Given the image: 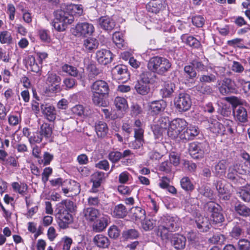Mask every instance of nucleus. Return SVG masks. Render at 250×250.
<instances>
[{"mask_svg": "<svg viewBox=\"0 0 250 250\" xmlns=\"http://www.w3.org/2000/svg\"><path fill=\"white\" fill-rule=\"evenodd\" d=\"M237 193L243 201L245 202H250V189L246 188L240 189Z\"/></svg>", "mask_w": 250, "mask_h": 250, "instance_id": "5fc2aeb1", "label": "nucleus"}, {"mask_svg": "<svg viewBox=\"0 0 250 250\" xmlns=\"http://www.w3.org/2000/svg\"><path fill=\"white\" fill-rule=\"evenodd\" d=\"M99 23L102 28L107 31H111L115 26L114 21L107 16L101 17L99 19Z\"/></svg>", "mask_w": 250, "mask_h": 250, "instance_id": "393cba45", "label": "nucleus"}, {"mask_svg": "<svg viewBox=\"0 0 250 250\" xmlns=\"http://www.w3.org/2000/svg\"><path fill=\"white\" fill-rule=\"evenodd\" d=\"M196 226L200 231L207 232L210 229L211 223L208 217L205 216H198L195 221Z\"/></svg>", "mask_w": 250, "mask_h": 250, "instance_id": "412c9836", "label": "nucleus"}, {"mask_svg": "<svg viewBox=\"0 0 250 250\" xmlns=\"http://www.w3.org/2000/svg\"><path fill=\"white\" fill-rule=\"evenodd\" d=\"M207 146L206 143L193 142L189 145L188 151L194 159H201L204 157Z\"/></svg>", "mask_w": 250, "mask_h": 250, "instance_id": "9d476101", "label": "nucleus"}, {"mask_svg": "<svg viewBox=\"0 0 250 250\" xmlns=\"http://www.w3.org/2000/svg\"><path fill=\"white\" fill-rule=\"evenodd\" d=\"M151 76V73L147 71H144L140 74L139 79L134 85V88L138 94L145 96L150 92Z\"/></svg>", "mask_w": 250, "mask_h": 250, "instance_id": "20e7f679", "label": "nucleus"}, {"mask_svg": "<svg viewBox=\"0 0 250 250\" xmlns=\"http://www.w3.org/2000/svg\"><path fill=\"white\" fill-rule=\"evenodd\" d=\"M62 69L63 72L66 73L72 77H78V79L83 80L84 78L83 75L80 74L77 68L72 65L65 64L62 65Z\"/></svg>", "mask_w": 250, "mask_h": 250, "instance_id": "c85d7f7f", "label": "nucleus"}, {"mask_svg": "<svg viewBox=\"0 0 250 250\" xmlns=\"http://www.w3.org/2000/svg\"><path fill=\"white\" fill-rule=\"evenodd\" d=\"M195 69L198 72H204L207 70V67L201 61L193 60L191 62Z\"/></svg>", "mask_w": 250, "mask_h": 250, "instance_id": "0e129e2a", "label": "nucleus"}, {"mask_svg": "<svg viewBox=\"0 0 250 250\" xmlns=\"http://www.w3.org/2000/svg\"><path fill=\"white\" fill-rule=\"evenodd\" d=\"M181 187L187 191H191L194 189V186L188 177H183L180 181Z\"/></svg>", "mask_w": 250, "mask_h": 250, "instance_id": "49530a36", "label": "nucleus"}, {"mask_svg": "<svg viewBox=\"0 0 250 250\" xmlns=\"http://www.w3.org/2000/svg\"><path fill=\"white\" fill-rule=\"evenodd\" d=\"M218 83V90L221 94L226 96L230 94L236 93V89L235 82L229 78H225Z\"/></svg>", "mask_w": 250, "mask_h": 250, "instance_id": "6e6552de", "label": "nucleus"}, {"mask_svg": "<svg viewBox=\"0 0 250 250\" xmlns=\"http://www.w3.org/2000/svg\"><path fill=\"white\" fill-rule=\"evenodd\" d=\"M72 111L73 113L79 116H81L82 115L83 116H87L88 115V111L85 110L83 105L81 104H78L72 108Z\"/></svg>", "mask_w": 250, "mask_h": 250, "instance_id": "864d4df0", "label": "nucleus"}, {"mask_svg": "<svg viewBox=\"0 0 250 250\" xmlns=\"http://www.w3.org/2000/svg\"><path fill=\"white\" fill-rule=\"evenodd\" d=\"M227 178L235 184H237L241 179L232 166L229 167Z\"/></svg>", "mask_w": 250, "mask_h": 250, "instance_id": "ea45409f", "label": "nucleus"}, {"mask_svg": "<svg viewBox=\"0 0 250 250\" xmlns=\"http://www.w3.org/2000/svg\"><path fill=\"white\" fill-rule=\"evenodd\" d=\"M144 129H134L135 140L129 143V146L134 149H138L143 146L144 140Z\"/></svg>", "mask_w": 250, "mask_h": 250, "instance_id": "a211bd4d", "label": "nucleus"}, {"mask_svg": "<svg viewBox=\"0 0 250 250\" xmlns=\"http://www.w3.org/2000/svg\"><path fill=\"white\" fill-rule=\"evenodd\" d=\"M127 209L123 204H120L116 206L113 210V216L118 218H123L127 215Z\"/></svg>", "mask_w": 250, "mask_h": 250, "instance_id": "473e14b6", "label": "nucleus"}, {"mask_svg": "<svg viewBox=\"0 0 250 250\" xmlns=\"http://www.w3.org/2000/svg\"><path fill=\"white\" fill-rule=\"evenodd\" d=\"M239 250H250V241L246 239L239 241Z\"/></svg>", "mask_w": 250, "mask_h": 250, "instance_id": "774afa93", "label": "nucleus"}, {"mask_svg": "<svg viewBox=\"0 0 250 250\" xmlns=\"http://www.w3.org/2000/svg\"><path fill=\"white\" fill-rule=\"evenodd\" d=\"M175 88V84L173 83L168 82L165 83L160 92L163 98H167L171 96L174 92Z\"/></svg>", "mask_w": 250, "mask_h": 250, "instance_id": "e433bc0d", "label": "nucleus"}, {"mask_svg": "<svg viewBox=\"0 0 250 250\" xmlns=\"http://www.w3.org/2000/svg\"><path fill=\"white\" fill-rule=\"evenodd\" d=\"M114 55L111 52L107 49L98 50L96 54V59L97 62L102 65H106L110 63Z\"/></svg>", "mask_w": 250, "mask_h": 250, "instance_id": "ddd939ff", "label": "nucleus"}, {"mask_svg": "<svg viewBox=\"0 0 250 250\" xmlns=\"http://www.w3.org/2000/svg\"><path fill=\"white\" fill-rule=\"evenodd\" d=\"M62 207L67 211L72 212L74 210V203L69 200H64L57 205V207Z\"/></svg>", "mask_w": 250, "mask_h": 250, "instance_id": "de8ad7c7", "label": "nucleus"}, {"mask_svg": "<svg viewBox=\"0 0 250 250\" xmlns=\"http://www.w3.org/2000/svg\"><path fill=\"white\" fill-rule=\"evenodd\" d=\"M205 209L210 214L213 223H222L225 220L223 208L219 204L214 202H209L204 205Z\"/></svg>", "mask_w": 250, "mask_h": 250, "instance_id": "39448f33", "label": "nucleus"}, {"mask_svg": "<svg viewBox=\"0 0 250 250\" xmlns=\"http://www.w3.org/2000/svg\"><path fill=\"white\" fill-rule=\"evenodd\" d=\"M156 225V220L154 219H146L142 223V227L145 230H151Z\"/></svg>", "mask_w": 250, "mask_h": 250, "instance_id": "e2e57ef3", "label": "nucleus"}, {"mask_svg": "<svg viewBox=\"0 0 250 250\" xmlns=\"http://www.w3.org/2000/svg\"><path fill=\"white\" fill-rule=\"evenodd\" d=\"M226 240L225 236L221 234H214L209 239V241L212 244H222Z\"/></svg>", "mask_w": 250, "mask_h": 250, "instance_id": "bf43d9fd", "label": "nucleus"}, {"mask_svg": "<svg viewBox=\"0 0 250 250\" xmlns=\"http://www.w3.org/2000/svg\"><path fill=\"white\" fill-rule=\"evenodd\" d=\"M95 128L98 137H105L108 131L107 124L103 121L97 122L95 123Z\"/></svg>", "mask_w": 250, "mask_h": 250, "instance_id": "7c9ffc66", "label": "nucleus"}, {"mask_svg": "<svg viewBox=\"0 0 250 250\" xmlns=\"http://www.w3.org/2000/svg\"><path fill=\"white\" fill-rule=\"evenodd\" d=\"M61 78L56 73H48L46 80V83L47 84L53 86L54 84L60 83Z\"/></svg>", "mask_w": 250, "mask_h": 250, "instance_id": "37998d69", "label": "nucleus"}, {"mask_svg": "<svg viewBox=\"0 0 250 250\" xmlns=\"http://www.w3.org/2000/svg\"><path fill=\"white\" fill-rule=\"evenodd\" d=\"M93 241L94 244L100 248H107L110 245L108 238L102 234L95 235L93 238Z\"/></svg>", "mask_w": 250, "mask_h": 250, "instance_id": "bb28decb", "label": "nucleus"}, {"mask_svg": "<svg viewBox=\"0 0 250 250\" xmlns=\"http://www.w3.org/2000/svg\"><path fill=\"white\" fill-rule=\"evenodd\" d=\"M83 214L85 219L89 222H94L101 216L100 211L94 208L88 207L83 210Z\"/></svg>", "mask_w": 250, "mask_h": 250, "instance_id": "4be33fe9", "label": "nucleus"}, {"mask_svg": "<svg viewBox=\"0 0 250 250\" xmlns=\"http://www.w3.org/2000/svg\"><path fill=\"white\" fill-rule=\"evenodd\" d=\"M92 94V101L93 104L100 106H106V102L104 100V98L107 96V95L98 93L96 92H91Z\"/></svg>", "mask_w": 250, "mask_h": 250, "instance_id": "72a5a7b5", "label": "nucleus"}, {"mask_svg": "<svg viewBox=\"0 0 250 250\" xmlns=\"http://www.w3.org/2000/svg\"><path fill=\"white\" fill-rule=\"evenodd\" d=\"M228 163L226 160H221L216 164L214 167L213 173L216 177L223 176L226 171Z\"/></svg>", "mask_w": 250, "mask_h": 250, "instance_id": "b1692460", "label": "nucleus"}, {"mask_svg": "<svg viewBox=\"0 0 250 250\" xmlns=\"http://www.w3.org/2000/svg\"><path fill=\"white\" fill-rule=\"evenodd\" d=\"M108 159L113 164L118 162L121 159V152L118 151H112L109 153Z\"/></svg>", "mask_w": 250, "mask_h": 250, "instance_id": "6e6d98bb", "label": "nucleus"}, {"mask_svg": "<svg viewBox=\"0 0 250 250\" xmlns=\"http://www.w3.org/2000/svg\"><path fill=\"white\" fill-rule=\"evenodd\" d=\"M105 178V173L102 171H96L91 176V181L95 187H101Z\"/></svg>", "mask_w": 250, "mask_h": 250, "instance_id": "c9c22d12", "label": "nucleus"}, {"mask_svg": "<svg viewBox=\"0 0 250 250\" xmlns=\"http://www.w3.org/2000/svg\"><path fill=\"white\" fill-rule=\"evenodd\" d=\"M94 31L93 25L88 22L78 23L74 29L73 34L77 36H90Z\"/></svg>", "mask_w": 250, "mask_h": 250, "instance_id": "9b49d317", "label": "nucleus"}, {"mask_svg": "<svg viewBox=\"0 0 250 250\" xmlns=\"http://www.w3.org/2000/svg\"><path fill=\"white\" fill-rule=\"evenodd\" d=\"M199 129L197 126L190 125L181 132L179 137L183 140H192L199 134Z\"/></svg>", "mask_w": 250, "mask_h": 250, "instance_id": "4468645a", "label": "nucleus"}, {"mask_svg": "<svg viewBox=\"0 0 250 250\" xmlns=\"http://www.w3.org/2000/svg\"><path fill=\"white\" fill-rule=\"evenodd\" d=\"M216 80V76L212 73L201 75L199 77V82L202 83H214Z\"/></svg>", "mask_w": 250, "mask_h": 250, "instance_id": "09e8293b", "label": "nucleus"}, {"mask_svg": "<svg viewBox=\"0 0 250 250\" xmlns=\"http://www.w3.org/2000/svg\"><path fill=\"white\" fill-rule=\"evenodd\" d=\"M154 121L156 125L164 129H167L168 126L169 127L170 126V121L169 118L167 117L156 118Z\"/></svg>", "mask_w": 250, "mask_h": 250, "instance_id": "a19ab883", "label": "nucleus"}, {"mask_svg": "<svg viewBox=\"0 0 250 250\" xmlns=\"http://www.w3.org/2000/svg\"><path fill=\"white\" fill-rule=\"evenodd\" d=\"M195 88L198 92L204 95H211L213 93L211 86L206 83H201V84L197 85Z\"/></svg>", "mask_w": 250, "mask_h": 250, "instance_id": "c03bdc74", "label": "nucleus"}, {"mask_svg": "<svg viewBox=\"0 0 250 250\" xmlns=\"http://www.w3.org/2000/svg\"><path fill=\"white\" fill-rule=\"evenodd\" d=\"M39 131L42 137L45 139L49 138L52 134V127L48 123H43L41 125Z\"/></svg>", "mask_w": 250, "mask_h": 250, "instance_id": "58836bf2", "label": "nucleus"}, {"mask_svg": "<svg viewBox=\"0 0 250 250\" xmlns=\"http://www.w3.org/2000/svg\"><path fill=\"white\" fill-rule=\"evenodd\" d=\"M41 110L45 119L49 122H54L57 115L55 107L49 104L41 105Z\"/></svg>", "mask_w": 250, "mask_h": 250, "instance_id": "dca6fc26", "label": "nucleus"}, {"mask_svg": "<svg viewBox=\"0 0 250 250\" xmlns=\"http://www.w3.org/2000/svg\"><path fill=\"white\" fill-rule=\"evenodd\" d=\"M188 126L185 120L177 118L172 121L167 131L168 135L172 139L176 138L180 136V133Z\"/></svg>", "mask_w": 250, "mask_h": 250, "instance_id": "0eeeda50", "label": "nucleus"}, {"mask_svg": "<svg viewBox=\"0 0 250 250\" xmlns=\"http://www.w3.org/2000/svg\"><path fill=\"white\" fill-rule=\"evenodd\" d=\"M147 67L151 72L160 75H165L171 67V63L166 58L155 56L151 58L148 62Z\"/></svg>", "mask_w": 250, "mask_h": 250, "instance_id": "f03ea898", "label": "nucleus"}, {"mask_svg": "<svg viewBox=\"0 0 250 250\" xmlns=\"http://www.w3.org/2000/svg\"><path fill=\"white\" fill-rule=\"evenodd\" d=\"M12 187L15 191L18 192L20 194L24 195L27 190V186L25 184H19L17 182H14Z\"/></svg>", "mask_w": 250, "mask_h": 250, "instance_id": "3c124183", "label": "nucleus"}, {"mask_svg": "<svg viewBox=\"0 0 250 250\" xmlns=\"http://www.w3.org/2000/svg\"><path fill=\"white\" fill-rule=\"evenodd\" d=\"M234 116L237 121L241 123H246L248 121V114L246 109L242 107L239 106L234 111Z\"/></svg>", "mask_w": 250, "mask_h": 250, "instance_id": "2f4dec72", "label": "nucleus"}, {"mask_svg": "<svg viewBox=\"0 0 250 250\" xmlns=\"http://www.w3.org/2000/svg\"><path fill=\"white\" fill-rule=\"evenodd\" d=\"M91 92H96L101 94L108 95L109 88L108 83L102 80L93 82L90 86Z\"/></svg>", "mask_w": 250, "mask_h": 250, "instance_id": "f3484780", "label": "nucleus"}, {"mask_svg": "<svg viewBox=\"0 0 250 250\" xmlns=\"http://www.w3.org/2000/svg\"><path fill=\"white\" fill-rule=\"evenodd\" d=\"M12 42V38L10 33L7 31H3L0 33V42L2 44H10Z\"/></svg>", "mask_w": 250, "mask_h": 250, "instance_id": "8fccbe9b", "label": "nucleus"}, {"mask_svg": "<svg viewBox=\"0 0 250 250\" xmlns=\"http://www.w3.org/2000/svg\"><path fill=\"white\" fill-rule=\"evenodd\" d=\"M247 222L244 219L239 220V222H236L233 227L230 234L231 237L238 239L243 236L245 233V229H246Z\"/></svg>", "mask_w": 250, "mask_h": 250, "instance_id": "2eb2a0df", "label": "nucleus"}, {"mask_svg": "<svg viewBox=\"0 0 250 250\" xmlns=\"http://www.w3.org/2000/svg\"><path fill=\"white\" fill-rule=\"evenodd\" d=\"M123 236L125 239H136L139 236V233L135 229H130L124 231Z\"/></svg>", "mask_w": 250, "mask_h": 250, "instance_id": "13d9d810", "label": "nucleus"}, {"mask_svg": "<svg viewBox=\"0 0 250 250\" xmlns=\"http://www.w3.org/2000/svg\"><path fill=\"white\" fill-rule=\"evenodd\" d=\"M234 210L236 213L243 217L250 216V208L240 202L235 203Z\"/></svg>", "mask_w": 250, "mask_h": 250, "instance_id": "a878e982", "label": "nucleus"}, {"mask_svg": "<svg viewBox=\"0 0 250 250\" xmlns=\"http://www.w3.org/2000/svg\"><path fill=\"white\" fill-rule=\"evenodd\" d=\"M180 225V220L177 216H164L158 221L157 235L163 240H167L170 236L169 232L178 230Z\"/></svg>", "mask_w": 250, "mask_h": 250, "instance_id": "f257e3e1", "label": "nucleus"}, {"mask_svg": "<svg viewBox=\"0 0 250 250\" xmlns=\"http://www.w3.org/2000/svg\"><path fill=\"white\" fill-rule=\"evenodd\" d=\"M238 83L247 96L250 95V82L245 81L243 79H238Z\"/></svg>", "mask_w": 250, "mask_h": 250, "instance_id": "4d7b16f0", "label": "nucleus"}, {"mask_svg": "<svg viewBox=\"0 0 250 250\" xmlns=\"http://www.w3.org/2000/svg\"><path fill=\"white\" fill-rule=\"evenodd\" d=\"M112 72L115 78L122 83L127 82L130 78V74L126 65H118L113 68Z\"/></svg>", "mask_w": 250, "mask_h": 250, "instance_id": "f8f14e48", "label": "nucleus"}, {"mask_svg": "<svg viewBox=\"0 0 250 250\" xmlns=\"http://www.w3.org/2000/svg\"><path fill=\"white\" fill-rule=\"evenodd\" d=\"M108 225V218L107 216L99 217V219L95 222L93 226V231L96 232H99L103 231Z\"/></svg>", "mask_w": 250, "mask_h": 250, "instance_id": "c756f323", "label": "nucleus"}, {"mask_svg": "<svg viewBox=\"0 0 250 250\" xmlns=\"http://www.w3.org/2000/svg\"><path fill=\"white\" fill-rule=\"evenodd\" d=\"M55 211L57 212L56 215L58 219V224L62 229H66L68 225L72 222V216L69 211L62 207H57Z\"/></svg>", "mask_w": 250, "mask_h": 250, "instance_id": "1a4fd4ad", "label": "nucleus"}, {"mask_svg": "<svg viewBox=\"0 0 250 250\" xmlns=\"http://www.w3.org/2000/svg\"><path fill=\"white\" fill-rule=\"evenodd\" d=\"M184 71L186 77L189 79H193L197 76V72L191 62L190 64L186 65L184 67Z\"/></svg>", "mask_w": 250, "mask_h": 250, "instance_id": "a18cd8bd", "label": "nucleus"}, {"mask_svg": "<svg viewBox=\"0 0 250 250\" xmlns=\"http://www.w3.org/2000/svg\"><path fill=\"white\" fill-rule=\"evenodd\" d=\"M186 43L189 46L195 48H198L201 45L200 42L193 36L188 37Z\"/></svg>", "mask_w": 250, "mask_h": 250, "instance_id": "052dcab7", "label": "nucleus"}, {"mask_svg": "<svg viewBox=\"0 0 250 250\" xmlns=\"http://www.w3.org/2000/svg\"><path fill=\"white\" fill-rule=\"evenodd\" d=\"M53 159V155L50 154L47 152H45L43 154V159L39 160V163L40 164H42L43 166H46L50 164L51 161Z\"/></svg>", "mask_w": 250, "mask_h": 250, "instance_id": "69168bd1", "label": "nucleus"}, {"mask_svg": "<svg viewBox=\"0 0 250 250\" xmlns=\"http://www.w3.org/2000/svg\"><path fill=\"white\" fill-rule=\"evenodd\" d=\"M167 105L164 100L154 101L149 104V110L152 115H157L164 111Z\"/></svg>", "mask_w": 250, "mask_h": 250, "instance_id": "6ab92c4d", "label": "nucleus"}, {"mask_svg": "<svg viewBox=\"0 0 250 250\" xmlns=\"http://www.w3.org/2000/svg\"><path fill=\"white\" fill-rule=\"evenodd\" d=\"M114 104L117 109L120 111H124L127 108L126 100L123 97H117L114 100Z\"/></svg>", "mask_w": 250, "mask_h": 250, "instance_id": "79ce46f5", "label": "nucleus"}, {"mask_svg": "<svg viewBox=\"0 0 250 250\" xmlns=\"http://www.w3.org/2000/svg\"><path fill=\"white\" fill-rule=\"evenodd\" d=\"M112 39L113 42L118 48H121L122 47H124V40L123 39V36L120 33H114L113 35Z\"/></svg>", "mask_w": 250, "mask_h": 250, "instance_id": "603ef678", "label": "nucleus"}, {"mask_svg": "<svg viewBox=\"0 0 250 250\" xmlns=\"http://www.w3.org/2000/svg\"><path fill=\"white\" fill-rule=\"evenodd\" d=\"M176 109L180 112H186L191 107L192 102L190 95L187 93H180L174 100Z\"/></svg>", "mask_w": 250, "mask_h": 250, "instance_id": "423d86ee", "label": "nucleus"}, {"mask_svg": "<svg viewBox=\"0 0 250 250\" xmlns=\"http://www.w3.org/2000/svg\"><path fill=\"white\" fill-rule=\"evenodd\" d=\"M164 8L162 0H151L146 5L147 11L157 14Z\"/></svg>", "mask_w": 250, "mask_h": 250, "instance_id": "cd10ccee", "label": "nucleus"}, {"mask_svg": "<svg viewBox=\"0 0 250 250\" xmlns=\"http://www.w3.org/2000/svg\"><path fill=\"white\" fill-rule=\"evenodd\" d=\"M72 242V239L71 238L68 236L63 237L60 242L62 247V250H70Z\"/></svg>", "mask_w": 250, "mask_h": 250, "instance_id": "680f3d73", "label": "nucleus"}, {"mask_svg": "<svg viewBox=\"0 0 250 250\" xmlns=\"http://www.w3.org/2000/svg\"><path fill=\"white\" fill-rule=\"evenodd\" d=\"M99 45L98 40L93 38L86 39L83 41V46L85 49L88 51H92L96 49Z\"/></svg>", "mask_w": 250, "mask_h": 250, "instance_id": "f704fd0d", "label": "nucleus"}, {"mask_svg": "<svg viewBox=\"0 0 250 250\" xmlns=\"http://www.w3.org/2000/svg\"><path fill=\"white\" fill-rule=\"evenodd\" d=\"M187 239L182 235L174 234L170 238L171 245L177 250H183L185 248Z\"/></svg>", "mask_w": 250, "mask_h": 250, "instance_id": "aec40b11", "label": "nucleus"}, {"mask_svg": "<svg viewBox=\"0 0 250 250\" xmlns=\"http://www.w3.org/2000/svg\"><path fill=\"white\" fill-rule=\"evenodd\" d=\"M132 217L135 220H143L145 218V211L139 207H133L130 209Z\"/></svg>", "mask_w": 250, "mask_h": 250, "instance_id": "4c0bfd02", "label": "nucleus"}, {"mask_svg": "<svg viewBox=\"0 0 250 250\" xmlns=\"http://www.w3.org/2000/svg\"><path fill=\"white\" fill-rule=\"evenodd\" d=\"M208 123H209V128L213 133L216 135H224L225 129L223 124L215 119H210Z\"/></svg>", "mask_w": 250, "mask_h": 250, "instance_id": "5701e85b", "label": "nucleus"}, {"mask_svg": "<svg viewBox=\"0 0 250 250\" xmlns=\"http://www.w3.org/2000/svg\"><path fill=\"white\" fill-rule=\"evenodd\" d=\"M74 21L72 14L63 10H58L55 12V19L52 24L54 28L58 31L65 30L66 26Z\"/></svg>", "mask_w": 250, "mask_h": 250, "instance_id": "7ed1b4c3", "label": "nucleus"}, {"mask_svg": "<svg viewBox=\"0 0 250 250\" xmlns=\"http://www.w3.org/2000/svg\"><path fill=\"white\" fill-rule=\"evenodd\" d=\"M63 84L67 89H72L77 85L76 80L72 78H66L63 80Z\"/></svg>", "mask_w": 250, "mask_h": 250, "instance_id": "338daca9", "label": "nucleus"}]
</instances>
